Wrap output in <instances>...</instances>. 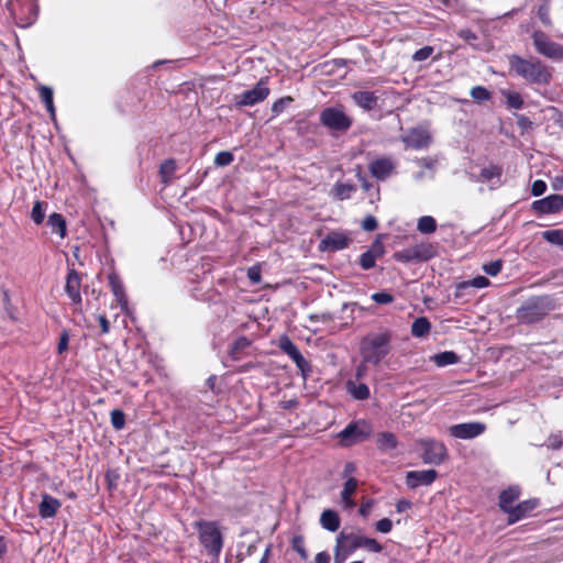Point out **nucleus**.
<instances>
[{
	"label": "nucleus",
	"instance_id": "1",
	"mask_svg": "<svg viewBox=\"0 0 563 563\" xmlns=\"http://www.w3.org/2000/svg\"><path fill=\"white\" fill-rule=\"evenodd\" d=\"M393 332L384 329L377 332H369L360 341V355L363 363L379 365L391 352Z\"/></svg>",
	"mask_w": 563,
	"mask_h": 563
},
{
	"label": "nucleus",
	"instance_id": "9",
	"mask_svg": "<svg viewBox=\"0 0 563 563\" xmlns=\"http://www.w3.org/2000/svg\"><path fill=\"white\" fill-rule=\"evenodd\" d=\"M269 95V88L264 80H260L255 87L250 90L243 91L240 96L235 97V107L242 108L246 106H254L264 101Z\"/></svg>",
	"mask_w": 563,
	"mask_h": 563
},
{
	"label": "nucleus",
	"instance_id": "33",
	"mask_svg": "<svg viewBox=\"0 0 563 563\" xmlns=\"http://www.w3.org/2000/svg\"><path fill=\"white\" fill-rule=\"evenodd\" d=\"M501 95L506 98V104L509 109L519 110L523 108V98L519 92L503 90Z\"/></svg>",
	"mask_w": 563,
	"mask_h": 563
},
{
	"label": "nucleus",
	"instance_id": "18",
	"mask_svg": "<svg viewBox=\"0 0 563 563\" xmlns=\"http://www.w3.org/2000/svg\"><path fill=\"white\" fill-rule=\"evenodd\" d=\"M539 505L538 499H528L522 503H519L508 514V523H515L522 518L527 517L531 511H533Z\"/></svg>",
	"mask_w": 563,
	"mask_h": 563
},
{
	"label": "nucleus",
	"instance_id": "10",
	"mask_svg": "<svg viewBox=\"0 0 563 563\" xmlns=\"http://www.w3.org/2000/svg\"><path fill=\"white\" fill-rule=\"evenodd\" d=\"M485 430L486 424L483 422H465L451 426L449 433L456 439L471 440L483 434Z\"/></svg>",
	"mask_w": 563,
	"mask_h": 563
},
{
	"label": "nucleus",
	"instance_id": "55",
	"mask_svg": "<svg viewBox=\"0 0 563 563\" xmlns=\"http://www.w3.org/2000/svg\"><path fill=\"white\" fill-rule=\"evenodd\" d=\"M394 258L395 261L400 263L416 262L410 247L396 252L394 254Z\"/></svg>",
	"mask_w": 563,
	"mask_h": 563
},
{
	"label": "nucleus",
	"instance_id": "56",
	"mask_svg": "<svg viewBox=\"0 0 563 563\" xmlns=\"http://www.w3.org/2000/svg\"><path fill=\"white\" fill-rule=\"evenodd\" d=\"M376 260L377 258L366 251L360 256V265L363 269L367 271L375 266Z\"/></svg>",
	"mask_w": 563,
	"mask_h": 563
},
{
	"label": "nucleus",
	"instance_id": "50",
	"mask_svg": "<svg viewBox=\"0 0 563 563\" xmlns=\"http://www.w3.org/2000/svg\"><path fill=\"white\" fill-rule=\"evenodd\" d=\"M489 279L484 276H477L473 278L471 282H464L459 285V288H466L468 286H473L476 288H484L489 285Z\"/></svg>",
	"mask_w": 563,
	"mask_h": 563
},
{
	"label": "nucleus",
	"instance_id": "58",
	"mask_svg": "<svg viewBox=\"0 0 563 563\" xmlns=\"http://www.w3.org/2000/svg\"><path fill=\"white\" fill-rule=\"evenodd\" d=\"M361 225L364 231L372 232L377 229L378 222L374 216H366Z\"/></svg>",
	"mask_w": 563,
	"mask_h": 563
},
{
	"label": "nucleus",
	"instance_id": "40",
	"mask_svg": "<svg viewBox=\"0 0 563 563\" xmlns=\"http://www.w3.org/2000/svg\"><path fill=\"white\" fill-rule=\"evenodd\" d=\"M47 203L44 201H35L31 211V218L36 224H41L45 218V208Z\"/></svg>",
	"mask_w": 563,
	"mask_h": 563
},
{
	"label": "nucleus",
	"instance_id": "44",
	"mask_svg": "<svg viewBox=\"0 0 563 563\" xmlns=\"http://www.w3.org/2000/svg\"><path fill=\"white\" fill-rule=\"evenodd\" d=\"M361 548L374 553H379L383 550V547L377 540L365 536H362Z\"/></svg>",
	"mask_w": 563,
	"mask_h": 563
},
{
	"label": "nucleus",
	"instance_id": "60",
	"mask_svg": "<svg viewBox=\"0 0 563 563\" xmlns=\"http://www.w3.org/2000/svg\"><path fill=\"white\" fill-rule=\"evenodd\" d=\"M367 252L371 253L375 258H379L383 256L385 249L379 240H375Z\"/></svg>",
	"mask_w": 563,
	"mask_h": 563
},
{
	"label": "nucleus",
	"instance_id": "13",
	"mask_svg": "<svg viewBox=\"0 0 563 563\" xmlns=\"http://www.w3.org/2000/svg\"><path fill=\"white\" fill-rule=\"evenodd\" d=\"M438 478L435 470L410 471L406 475V484L409 488L431 485Z\"/></svg>",
	"mask_w": 563,
	"mask_h": 563
},
{
	"label": "nucleus",
	"instance_id": "16",
	"mask_svg": "<svg viewBox=\"0 0 563 563\" xmlns=\"http://www.w3.org/2000/svg\"><path fill=\"white\" fill-rule=\"evenodd\" d=\"M350 240L342 232H330L320 243V249L323 251H341L349 246Z\"/></svg>",
	"mask_w": 563,
	"mask_h": 563
},
{
	"label": "nucleus",
	"instance_id": "2",
	"mask_svg": "<svg viewBox=\"0 0 563 563\" xmlns=\"http://www.w3.org/2000/svg\"><path fill=\"white\" fill-rule=\"evenodd\" d=\"M509 70L529 84L548 86L552 80V70L539 58H523L517 54L508 56Z\"/></svg>",
	"mask_w": 563,
	"mask_h": 563
},
{
	"label": "nucleus",
	"instance_id": "24",
	"mask_svg": "<svg viewBox=\"0 0 563 563\" xmlns=\"http://www.w3.org/2000/svg\"><path fill=\"white\" fill-rule=\"evenodd\" d=\"M457 35L476 51L488 52L492 48V45L487 42L477 43V35L470 29L459 30Z\"/></svg>",
	"mask_w": 563,
	"mask_h": 563
},
{
	"label": "nucleus",
	"instance_id": "31",
	"mask_svg": "<svg viewBox=\"0 0 563 563\" xmlns=\"http://www.w3.org/2000/svg\"><path fill=\"white\" fill-rule=\"evenodd\" d=\"M356 191V186L353 184L336 183L333 186L332 192L338 200H345L351 198V195Z\"/></svg>",
	"mask_w": 563,
	"mask_h": 563
},
{
	"label": "nucleus",
	"instance_id": "29",
	"mask_svg": "<svg viewBox=\"0 0 563 563\" xmlns=\"http://www.w3.org/2000/svg\"><path fill=\"white\" fill-rule=\"evenodd\" d=\"M47 224L52 232H56L62 239L66 236V221L60 213L54 212L48 217Z\"/></svg>",
	"mask_w": 563,
	"mask_h": 563
},
{
	"label": "nucleus",
	"instance_id": "39",
	"mask_svg": "<svg viewBox=\"0 0 563 563\" xmlns=\"http://www.w3.org/2000/svg\"><path fill=\"white\" fill-rule=\"evenodd\" d=\"M503 174V168L498 165H490L481 170L479 177L482 180L489 181L494 178L499 179Z\"/></svg>",
	"mask_w": 563,
	"mask_h": 563
},
{
	"label": "nucleus",
	"instance_id": "14",
	"mask_svg": "<svg viewBox=\"0 0 563 563\" xmlns=\"http://www.w3.org/2000/svg\"><path fill=\"white\" fill-rule=\"evenodd\" d=\"M401 142L406 148L421 150L427 148L431 142L429 133L421 129H412L406 135L401 136Z\"/></svg>",
	"mask_w": 563,
	"mask_h": 563
},
{
	"label": "nucleus",
	"instance_id": "45",
	"mask_svg": "<svg viewBox=\"0 0 563 563\" xmlns=\"http://www.w3.org/2000/svg\"><path fill=\"white\" fill-rule=\"evenodd\" d=\"M538 18L540 19V21L542 22V24L544 26H552V21H551V18H550V4L549 3H542L539 5L538 8Z\"/></svg>",
	"mask_w": 563,
	"mask_h": 563
},
{
	"label": "nucleus",
	"instance_id": "34",
	"mask_svg": "<svg viewBox=\"0 0 563 563\" xmlns=\"http://www.w3.org/2000/svg\"><path fill=\"white\" fill-rule=\"evenodd\" d=\"M38 90L41 100L45 103L46 110L51 113L52 117H54L55 107L53 102V89L47 86H41Z\"/></svg>",
	"mask_w": 563,
	"mask_h": 563
},
{
	"label": "nucleus",
	"instance_id": "53",
	"mask_svg": "<svg viewBox=\"0 0 563 563\" xmlns=\"http://www.w3.org/2000/svg\"><path fill=\"white\" fill-rule=\"evenodd\" d=\"M545 445L551 450H560L563 446V439L561 432L550 434Z\"/></svg>",
	"mask_w": 563,
	"mask_h": 563
},
{
	"label": "nucleus",
	"instance_id": "37",
	"mask_svg": "<svg viewBox=\"0 0 563 563\" xmlns=\"http://www.w3.org/2000/svg\"><path fill=\"white\" fill-rule=\"evenodd\" d=\"M251 345V341L246 336H240L233 343L230 350V356L238 361L240 360V353Z\"/></svg>",
	"mask_w": 563,
	"mask_h": 563
},
{
	"label": "nucleus",
	"instance_id": "36",
	"mask_svg": "<svg viewBox=\"0 0 563 563\" xmlns=\"http://www.w3.org/2000/svg\"><path fill=\"white\" fill-rule=\"evenodd\" d=\"M417 229L420 233L430 234L437 230V222L430 216H423L418 220Z\"/></svg>",
	"mask_w": 563,
	"mask_h": 563
},
{
	"label": "nucleus",
	"instance_id": "23",
	"mask_svg": "<svg viewBox=\"0 0 563 563\" xmlns=\"http://www.w3.org/2000/svg\"><path fill=\"white\" fill-rule=\"evenodd\" d=\"M340 517L335 510L325 509L320 516V525L323 529L335 532L340 528Z\"/></svg>",
	"mask_w": 563,
	"mask_h": 563
},
{
	"label": "nucleus",
	"instance_id": "6",
	"mask_svg": "<svg viewBox=\"0 0 563 563\" xmlns=\"http://www.w3.org/2000/svg\"><path fill=\"white\" fill-rule=\"evenodd\" d=\"M374 429L371 422L360 419L350 422L343 430L338 434L344 445L351 446L362 443L371 438Z\"/></svg>",
	"mask_w": 563,
	"mask_h": 563
},
{
	"label": "nucleus",
	"instance_id": "35",
	"mask_svg": "<svg viewBox=\"0 0 563 563\" xmlns=\"http://www.w3.org/2000/svg\"><path fill=\"white\" fill-rule=\"evenodd\" d=\"M416 262L428 261L432 257V249L430 245L419 244L410 247Z\"/></svg>",
	"mask_w": 563,
	"mask_h": 563
},
{
	"label": "nucleus",
	"instance_id": "12",
	"mask_svg": "<svg viewBox=\"0 0 563 563\" xmlns=\"http://www.w3.org/2000/svg\"><path fill=\"white\" fill-rule=\"evenodd\" d=\"M80 274L75 268H69L66 276L65 291L69 299L71 300V303L75 306H80L82 301L80 295Z\"/></svg>",
	"mask_w": 563,
	"mask_h": 563
},
{
	"label": "nucleus",
	"instance_id": "52",
	"mask_svg": "<svg viewBox=\"0 0 563 563\" xmlns=\"http://www.w3.org/2000/svg\"><path fill=\"white\" fill-rule=\"evenodd\" d=\"M290 102H292V98L289 96L279 98L273 103L272 112L274 113V115L280 114L286 108V106H288Z\"/></svg>",
	"mask_w": 563,
	"mask_h": 563
},
{
	"label": "nucleus",
	"instance_id": "30",
	"mask_svg": "<svg viewBox=\"0 0 563 563\" xmlns=\"http://www.w3.org/2000/svg\"><path fill=\"white\" fill-rule=\"evenodd\" d=\"M176 172V162L173 158L165 159L159 166V176L162 183L167 185L170 183Z\"/></svg>",
	"mask_w": 563,
	"mask_h": 563
},
{
	"label": "nucleus",
	"instance_id": "42",
	"mask_svg": "<svg viewBox=\"0 0 563 563\" xmlns=\"http://www.w3.org/2000/svg\"><path fill=\"white\" fill-rule=\"evenodd\" d=\"M279 349L289 357L299 351L296 344L286 335L279 339Z\"/></svg>",
	"mask_w": 563,
	"mask_h": 563
},
{
	"label": "nucleus",
	"instance_id": "20",
	"mask_svg": "<svg viewBox=\"0 0 563 563\" xmlns=\"http://www.w3.org/2000/svg\"><path fill=\"white\" fill-rule=\"evenodd\" d=\"M520 493H521V490L518 486H509L507 489H504L499 494V503H498L499 508L505 514L508 515L510 512V510L514 508L515 501L519 498Z\"/></svg>",
	"mask_w": 563,
	"mask_h": 563
},
{
	"label": "nucleus",
	"instance_id": "21",
	"mask_svg": "<svg viewBox=\"0 0 563 563\" xmlns=\"http://www.w3.org/2000/svg\"><path fill=\"white\" fill-rule=\"evenodd\" d=\"M353 101L362 109L371 111L376 108L378 97L373 91L360 90L352 95Z\"/></svg>",
	"mask_w": 563,
	"mask_h": 563
},
{
	"label": "nucleus",
	"instance_id": "19",
	"mask_svg": "<svg viewBox=\"0 0 563 563\" xmlns=\"http://www.w3.org/2000/svg\"><path fill=\"white\" fill-rule=\"evenodd\" d=\"M60 506L62 503L57 498L48 494H43L38 505V515L43 519L53 518L56 516Z\"/></svg>",
	"mask_w": 563,
	"mask_h": 563
},
{
	"label": "nucleus",
	"instance_id": "27",
	"mask_svg": "<svg viewBox=\"0 0 563 563\" xmlns=\"http://www.w3.org/2000/svg\"><path fill=\"white\" fill-rule=\"evenodd\" d=\"M346 389H347L349 394L354 399H357V400H365L371 395L368 386L366 384H363V383L355 384L354 382L349 380L346 383Z\"/></svg>",
	"mask_w": 563,
	"mask_h": 563
},
{
	"label": "nucleus",
	"instance_id": "64",
	"mask_svg": "<svg viewBox=\"0 0 563 563\" xmlns=\"http://www.w3.org/2000/svg\"><path fill=\"white\" fill-rule=\"evenodd\" d=\"M98 321H99L100 327H101V333L102 334H107L110 331V322H109V320L106 318V316L100 314L98 317Z\"/></svg>",
	"mask_w": 563,
	"mask_h": 563
},
{
	"label": "nucleus",
	"instance_id": "48",
	"mask_svg": "<svg viewBox=\"0 0 563 563\" xmlns=\"http://www.w3.org/2000/svg\"><path fill=\"white\" fill-rule=\"evenodd\" d=\"M234 159V156L231 152L222 151L219 152L214 157V164L220 167H224L230 165Z\"/></svg>",
	"mask_w": 563,
	"mask_h": 563
},
{
	"label": "nucleus",
	"instance_id": "8",
	"mask_svg": "<svg viewBox=\"0 0 563 563\" xmlns=\"http://www.w3.org/2000/svg\"><path fill=\"white\" fill-rule=\"evenodd\" d=\"M419 444L423 450L422 460L426 464L440 465L449 457L446 446L438 440L423 439Z\"/></svg>",
	"mask_w": 563,
	"mask_h": 563
},
{
	"label": "nucleus",
	"instance_id": "7",
	"mask_svg": "<svg viewBox=\"0 0 563 563\" xmlns=\"http://www.w3.org/2000/svg\"><path fill=\"white\" fill-rule=\"evenodd\" d=\"M531 37L538 54L553 60H563V45L553 42L547 33L536 30Z\"/></svg>",
	"mask_w": 563,
	"mask_h": 563
},
{
	"label": "nucleus",
	"instance_id": "49",
	"mask_svg": "<svg viewBox=\"0 0 563 563\" xmlns=\"http://www.w3.org/2000/svg\"><path fill=\"white\" fill-rule=\"evenodd\" d=\"M291 547L300 555L301 559H307L308 553L305 549L303 537L295 536L291 540Z\"/></svg>",
	"mask_w": 563,
	"mask_h": 563
},
{
	"label": "nucleus",
	"instance_id": "38",
	"mask_svg": "<svg viewBox=\"0 0 563 563\" xmlns=\"http://www.w3.org/2000/svg\"><path fill=\"white\" fill-rule=\"evenodd\" d=\"M542 238L553 245L563 246V230L561 229L544 231L542 232Z\"/></svg>",
	"mask_w": 563,
	"mask_h": 563
},
{
	"label": "nucleus",
	"instance_id": "17",
	"mask_svg": "<svg viewBox=\"0 0 563 563\" xmlns=\"http://www.w3.org/2000/svg\"><path fill=\"white\" fill-rule=\"evenodd\" d=\"M362 534L353 532L341 531L336 536V545L340 547L345 553L351 555L354 551L361 548Z\"/></svg>",
	"mask_w": 563,
	"mask_h": 563
},
{
	"label": "nucleus",
	"instance_id": "59",
	"mask_svg": "<svg viewBox=\"0 0 563 563\" xmlns=\"http://www.w3.org/2000/svg\"><path fill=\"white\" fill-rule=\"evenodd\" d=\"M375 528L378 532L388 533L393 529V521L389 518H383L376 522Z\"/></svg>",
	"mask_w": 563,
	"mask_h": 563
},
{
	"label": "nucleus",
	"instance_id": "22",
	"mask_svg": "<svg viewBox=\"0 0 563 563\" xmlns=\"http://www.w3.org/2000/svg\"><path fill=\"white\" fill-rule=\"evenodd\" d=\"M109 285L111 290L117 298L118 303L124 309L128 306V299L124 292L123 285L119 278V276L114 273L108 276Z\"/></svg>",
	"mask_w": 563,
	"mask_h": 563
},
{
	"label": "nucleus",
	"instance_id": "15",
	"mask_svg": "<svg viewBox=\"0 0 563 563\" xmlns=\"http://www.w3.org/2000/svg\"><path fill=\"white\" fill-rule=\"evenodd\" d=\"M395 167L396 165L391 158L379 157L369 164L368 169L373 177L378 180H385L391 175V173L395 170Z\"/></svg>",
	"mask_w": 563,
	"mask_h": 563
},
{
	"label": "nucleus",
	"instance_id": "26",
	"mask_svg": "<svg viewBox=\"0 0 563 563\" xmlns=\"http://www.w3.org/2000/svg\"><path fill=\"white\" fill-rule=\"evenodd\" d=\"M357 488V479L349 477L341 492V498L346 508H353L355 506L354 500L351 498Z\"/></svg>",
	"mask_w": 563,
	"mask_h": 563
},
{
	"label": "nucleus",
	"instance_id": "43",
	"mask_svg": "<svg viewBox=\"0 0 563 563\" xmlns=\"http://www.w3.org/2000/svg\"><path fill=\"white\" fill-rule=\"evenodd\" d=\"M111 424L115 430H121L125 426V415L120 409H113L110 413Z\"/></svg>",
	"mask_w": 563,
	"mask_h": 563
},
{
	"label": "nucleus",
	"instance_id": "51",
	"mask_svg": "<svg viewBox=\"0 0 563 563\" xmlns=\"http://www.w3.org/2000/svg\"><path fill=\"white\" fill-rule=\"evenodd\" d=\"M503 268V261L496 260L493 262H489L483 266V271L489 275V276H496L500 273Z\"/></svg>",
	"mask_w": 563,
	"mask_h": 563
},
{
	"label": "nucleus",
	"instance_id": "32",
	"mask_svg": "<svg viewBox=\"0 0 563 563\" xmlns=\"http://www.w3.org/2000/svg\"><path fill=\"white\" fill-rule=\"evenodd\" d=\"M434 363L440 366H448L460 362V356L453 351H445L433 356Z\"/></svg>",
	"mask_w": 563,
	"mask_h": 563
},
{
	"label": "nucleus",
	"instance_id": "5",
	"mask_svg": "<svg viewBox=\"0 0 563 563\" xmlns=\"http://www.w3.org/2000/svg\"><path fill=\"white\" fill-rule=\"evenodd\" d=\"M320 123L332 132L345 133L353 124L342 107H328L320 112Z\"/></svg>",
	"mask_w": 563,
	"mask_h": 563
},
{
	"label": "nucleus",
	"instance_id": "62",
	"mask_svg": "<svg viewBox=\"0 0 563 563\" xmlns=\"http://www.w3.org/2000/svg\"><path fill=\"white\" fill-rule=\"evenodd\" d=\"M68 341H69L68 333L66 331H64L60 334L59 342L57 345V352L59 354L64 353L68 349Z\"/></svg>",
	"mask_w": 563,
	"mask_h": 563
},
{
	"label": "nucleus",
	"instance_id": "25",
	"mask_svg": "<svg viewBox=\"0 0 563 563\" xmlns=\"http://www.w3.org/2000/svg\"><path fill=\"white\" fill-rule=\"evenodd\" d=\"M376 444L379 451L388 452L397 448L398 441L393 432L385 431L377 434Z\"/></svg>",
	"mask_w": 563,
	"mask_h": 563
},
{
	"label": "nucleus",
	"instance_id": "47",
	"mask_svg": "<svg viewBox=\"0 0 563 563\" xmlns=\"http://www.w3.org/2000/svg\"><path fill=\"white\" fill-rule=\"evenodd\" d=\"M296 366L301 371L302 375L306 376L307 373H309L311 371V367H310V364L308 363V361L302 356V354L300 353V351H298L297 353H295L291 357H290Z\"/></svg>",
	"mask_w": 563,
	"mask_h": 563
},
{
	"label": "nucleus",
	"instance_id": "63",
	"mask_svg": "<svg viewBox=\"0 0 563 563\" xmlns=\"http://www.w3.org/2000/svg\"><path fill=\"white\" fill-rule=\"evenodd\" d=\"M347 558L349 554L335 544L333 563H344Z\"/></svg>",
	"mask_w": 563,
	"mask_h": 563
},
{
	"label": "nucleus",
	"instance_id": "11",
	"mask_svg": "<svg viewBox=\"0 0 563 563\" xmlns=\"http://www.w3.org/2000/svg\"><path fill=\"white\" fill-rule=\"evenodd\" d=\"M532 210L540 214H552L563 211V195H550L536 200L531 206Z\"/></svg>",
	"mask_w": 563,
	"mask_h": 563
},
{
	"label": "nucleus",
	"instance_id": "41",
	"mask_svg": "<svg viewBox=\"0 0 563 563\" xmlns=\"http://www.w3.org/2000/svg\"><path fill=\"white\" fill-rule=\"evenodd\" d=\"M470 95L477 102L487 101L492 97L490 91L487 88H485L484 86L473 87L470 91Z\"/></svg>",
	"mask_w": 563,
	"mask_h": 563
},
{
	"label": "nucleus",
	"instance_id": "46",
	"mask_svg": "<svg viewBox=\"0 0 563 563\" xmlns=\"http://www.w3.org/2000/svg\"><path fill=\"white\" fill-rule=\"evenodd\" d=\"M296 366L301 371L302 375L306 376L307 373H309L311 371V367H310V364L308 363V361L302 356V354L300 353V351H298L297 353H295L291 357H290Z\"/></svg>",
	"mask_w": 563,
	"mask_h": 563
},
{
	"label": "nucleus",
	"instance_id": "57",
	"mask_svg": "<svg viewBox=\"0 0 563 563\" xmlns=\"http://www.w3.org/2000/svg\"><path fill=\"white\" fill-rule=\"evenodd\" d=\"M372 299L379 305H387L394 301V297L386 292V291H379L372 295Z\"/></svg>",
	"mask_w": 563,
	"mask_h": 563
},
{
	"label": "nucleus",
	"instance_id": "54",
	"mask_svg": "<svg viewBox=\"0 0 563 563\" xmlns=\"http://www.w3.org/2000/svg\"><path fill=\"white\" fill-rule=\"evenodd\" d=\"M432 46H423L422 48L416 51L412 55V60L415 62H423L428 59L433 54Z\"/></svg>",
	"mask_w": 563,
	"mask_h": 563
},
{
	"label": "nucleus",
	"instance_id": "4",
	"mask_svg": "<svg viewBox=\"0 0 563 563\" xmlns=\"http://www.w3.org/2000/svg\"><path fill=\"white\" fill-rule=\"evenodd\" d=\"M552 308V302L548 297H531L517 309L516 317L521 323L530 324L543 319Z\"/></svg>",
	"mask_w": 563,
	"mask_h": 563
},
{
	"label": "nucleus",
	"instance_id": "61",
	"mask_svg": "<svg viewBox=\"0 0 563 563\" xmlns=\"http://www.w3.org/2000/svg\"><path fill=\"white\" fill-rule=\"evenodd\" d=\"M545 190H547L545 181L538 179L532 183V186H531L532 196L539 197V196L543 195L545 192Z\"/></svg>",
	"mask_w": 563,
	"mask_h": 563
},
{
	"label": "nucleus",
	"instance_id": "28",
	"mask_svg": "<svg viewBox=\"0 0 563 563\" xmlns=\"http://www.w3.org/2000/svg\"><path fill=\"white\" fill-rule=\"evenodd\" d=\"M431 330V323L426 317L417 318L411 325V334L415 338H423L429 334Z\"/></svg>",
	"mask_w": 563,
	"mask_h": 563
},
{
	"label": "nucleus",
	"instance_id": "3",
	"mask_svg": "<svg viewBox=\"0 0 563 563\" xmlns=\"http://www.w3.org/2000/svg\"><path fill=\"white\" fill-rule=\"evenodd\" d=\"M199 541L208 554L219 558L223 548V537L217 521L200 520L195 522Z\"/></svg>",
	"mask_w": 563,
	"mask_h": 563
}]
</instances>
